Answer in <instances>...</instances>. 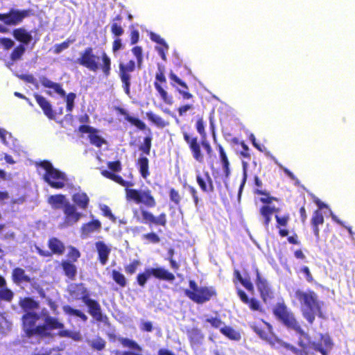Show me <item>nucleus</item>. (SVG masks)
<instances>
[{
  "label": "nucleus",
  "mask_w": 355,
  "mask_h": 355,
  "mask_svg": "<svg viewBox=\"0 0 355 355\" xmlns=\"http://www.w3.org/2000/svg\"><path fill=\"white\" fill-rule=\"evenodd\" d=\"M101 59L102 62L99 64L100 57L94 53L92 47L88 46L80 53L76 62L90 71L96 72L101 70L103 76L107 78L111 73V58L105 51H103Z\"/></svg>",
  "instance_id": "f257e3e1"
},
{
  "label": "nucleus",
  "mask_w": 355,
  "mask_h": 355,
  "mask_svg": "<svg viewBox=\"0 0 355 355\" xmlns=\"http://www.w3.org/2000/svg\"><path fill=\"white\" fill-rule=\"evenodd\" d=\"M131 52L135 57V61L130 59L127 62L122 60L119 62L118 76L121 81L123 91L128 96L130 95L132 73L136 69H141L144 61L143 49L141 46H133Z\"/></svg>",
  "instance_id": "f03ea898"
},
{
  "label": "nucleus",
  "mask_w": 355,
  "mask_h": 355,
  "mask_svg": "<svg viewBox=\"0 0 355 355\" xmlns=\"http://www.w3.org/2000/svg\"><path fill=\"white\" fill-rule=\"evenodd\" d=\"M295 297L301 304V310L303 316L312 324L315 320V315L322 317L321 307L322 302L318 299L317 294L313 291H303L297 290L295 293Z\"/></svg>",
  "instance_id": "7ed1b4c3"
},
{
  "label": "nucleus",
  "mask_w": 355,
  "mask_h": 355,
  "mask_svg": "<svg viewBox=\"0 0 355 355\" xmlns=\"http://www.w3.org/2000/svg\"><path fill=\"white\" fill-rule=\"evenodd\" d=\"M71 294L76 298H81L83 302L87 305L89 309V313L98 321H102L103 315L101 310L99 304L89 299L87 297V293L86 288L83 285H75L71 286L70 287Z\"/></svg>",
  "instance_id": "20e7f679"
},
{
  "label": "nucleus",
  "mask_w": 355,
  "mask_h": 355,
  "mask_svg": "<svg viewBox=\"0 0 355 355\" xmlns=\"http://www.w3.org/2000/svg\"><path fill=\"white\" fill-rule=\"evenodd\" d=\"M189 286L192 291L185 290V295L198 304L205 303L216 295L213 287H198L194 281H190Z\"/></svg>",
  "instance_id": "39448f33"
},
{
  "label": "nucleus",
  "mask_w": 355,
  "mask_h": 355,
  "mask_svg": "<svg viewBox=\"0 0 355 355\" xmlns=\"http://www.w3.org/2000/svg\"><path fill=\"white\" fill-rule=\"evenodd\" d=\"M37 166L45 171L44 179L53 187L62 188L66 181L65 175L53 168L52 164L47 161H43Z\"/></svg>",
  "instance_id": "423d86ee"
},
{
  "label": "nucleus",
  "mask_w": 355,
  "mask_h": 355,
  "mask_svg": "<svg viewBox=\"0 0 355 355\" xmlns=\"http://www.w3.org/2000/svg\"><path fill=\"white\" fill-rule=\"evenodd\" d=\"M274 313L286 327L293 329L297 333L304 336L309 339L308 336L298 324L293 314L288 311L286 306L284 304H277L274 309Z\"/></svg>",
  "instance_id": "0eeeda50"
},
{
  "label": "nucleus",
  "mask_w": 355,
  "mask_h": 355,
  "mask_svg": "<svg viewBox=\"0 0 355 355\" xmlns=\"http://www.w3.org/2000/svg\"><path fill=\"white\" fill-rule=\"evenodd\" d=\"M40 315L35 312H28L23 315L24 329L28 336L37 335L44 336L47 334L46 326L37 325Z\"/></svg>",
  "instance_id": "6e6552de"
},
{
  "label": "nucleus",
  "mask_w": 355,
  "mask_h": 355,
  "mask_svg": "<svg viewBox=\"0 0 355 355\" xmlns=\"http://www.w3.org/2000/svg\"><path fill=\"white\" fill-rule=\"evenodd\" d=\"M34 15L32 9L18 10L10 8L6 13H0V21L6 26H17L28 17Z\"/></svg>",
  "instance_id": "1a4fd4ad"
},
{
  "label": "nucleus",
  "mask_w": 355,
  "mask_h": 355,
  "mask_svg": "<svg viewBox=\"0 0 355 355\" xmlns=\"http://www.w3.org/2000/svg\"><path fill=\"white\" fill-rule=\"evenodd\" d=\"M126 197L137 203H143L149 207L155 206V200L149 189L136 190L126 189Z\"/></svg>",
  "instance_id": "9d476101"
},
{
  "label": "nucleus",
  "mask_w": 355,
  "mask_h": 355,
  "mask_svg": "<svg viewBox=\"0 0 355 355\" xmlns=\"http://www.w3.org/2000/svg\"><path fill=\"white\" fill-rule=\"evenodd\" d=\"M182 135L184 140L188 144L193 155H200V146L208 155L211 153V148L207 141H202L201 144H200L198 137L194 136L193 134L184 131Z\"/></svg>",
  "instance_id": "9b49d317"
},
{
  "label": "nucleus",
  "mask_w": 355,
  "mask_h": 355,
  "mask_svg": "<svg viewBox=\"0 0 355 355\" xmlns=\"http://www.w3.org/2000/svg\"><path fill=\"white\" fill-rule=\"evenodd\" d=\"M166 85V78L164 73V71L159 68L158 71L155 74V81L154 86L156 90L158 92L162 100L167 105H171L173 103V96L168 94L167 92L164 89V87Z\"/></svg>",
  "instance_id": "f8f14e48"
},
{
  "label": "nucleus",
  "mask_w": 355,
  "mask_h": 355,
  "mask_svg": "<svg viewBox=\"0 0 355 355\" xmlns=\"http://www.w3.org/2000/svg\"><path fill=\"white\" fill-rule=\"evenodd\" d=\"M64 221L60 225L61 228H65L74 225L80 218L82 214L76 211L75 206L66 204L64 207Z\"/></svg>",
  "instance_id": "ddd939ff"
},
{
  "label": "nucleus",
  "mask_w": 355,
  "mask_h": 355,
  "mask_svg": "<svg viewBox=\"0 0 355 355\" xmlns=\"http://www.w3.org/2000/svg\"><path fill=\"white\" fill-rule=\"evenodd\" d=\"M78 130L81 133H88V138L91 144L100 148L103 144H106V141L98 135V130L88 125H80Z\"/></svg>",
  "instance_id": "4468645a"
},
{
  "label": "nucleus",
  "mask_w": 355,
  "mask_h": 355,
  "mask_svg": "<svg viewBox=\"0 0 355 355\" xmlns=\"http://www.w3.org/2000/svg\"><path fill=\"white\" fill-rule=\"evenodd\" d=\"M40 315V318H42L44 322L46 331L48 329H62L64 327V324L57 318H54L50 315L49 311L44 308L42 309Z\"/></svg>",
  "instance_id": "2eb2a0df"
},
{
  "label": "nucleus",
  "mask_w": 355,
  "mask_h": 355,
  "mask_svg": "<svg viewBox=\"0 0 355 355\" xmlns=\"http://www.w3.org/2000/svg\"><path fill=\"white\" fill-rule=\"evenodd\" d=\"M169 78L171 80L182 87V89L177 88V91L182 96L184 100H189L193 98V96L191 93L189 92V87L184 81L181 80L176 74L173 72L170 73Z\"/></svg>",
  "instance_id": "dca6fc26"
},
{
  "label": "nucleus",
  "mask_w": 355,
  "mask_h": 355,
  "mask_svg": "<svg viewBox=\"0 0 355 355\" xmlns=\"http://www.w3.org/2000/svg\"><path fill=\"white\" fill-rule=\"evenodd\" d=\"M114 110L116 112L117 114L123 115L127 121L137 127L139 130H146V125L145 123L138 118L130 116L124 108L119 106H116L114 107Z\"/></svg>",
  "instance_id": "f3484780"
},
{
  "label": "nucleus",
  "mask_w": 355,
  "mask_h": 355,
  "mask_svg": "<svg viewBox=\"0 0 355 355\" xmlns=\"http://www.w3.org/2000/svg\"><path fill=\"white\" fill-rule=\"evenodd\" d=\"M37 103L43 110L44 114L49 119H55V113L50 102L44 96L35 93L33 94Z\"/></svg>",
  "instance_id": "a211bd4d"
},
{
  "label": "nucleus",
  "mask_w": 355,
  "mask_h": 355,
  "mask_svg": "<svg viewBox=\"0 0 355 355\" xmlns=\"http://www.w3.org/2000/svg\"><path fill=\"white\" fill-rule=\"evenodd\" d=\"M257 286L263 301L266 302L268 299L272 298V293L268 282L260 276L258 270H257Z\"/></svg>",
  "instance_id": "6ab92c4d"
},
{
  "label": "nucleus",
  "mask_w": 355,
  "mask_h": 355,
  "mask_svg": "<svg viewBox=\"0 0 355 355\" xmlns=\"http://www.w3.org/2000/svg\"><path fill=\"white\" fill-rule=\"evenodd\" d=\"M309 344L311 347L323 355H327L328 351L331 348V342L328 336H322L320 342L309 341Z\"/></svg>",
  "instance_id": "aec40b11"
},
{
  "label": "nucleus",
  "mask_w": 355,
  "mask_h": 355,
  "mask_svg": "<svg viewBox=\"0 0 355 355\" xmlns=\"http://www.w3.org/2000/svg\"><path fill=\"white\" fill-rule=\"evenodd\" d=\"M40 82L44 87L52 89L55 93L60 96L64 97L66 96L65 91L60 83H54L45 76L40 77Z\"/></svg>",
  "instance_id": "412c9836"
},
{
  "label": "nucleus",
  "mask_w": 355,
  "mask_h": 355,
  "mask_svg": "<svg viewBox=\"0 0 355 355\" xmlns=\"http://www.w3.org/2000/svg\"><path fill=\"white\" fill-rule=\"evenodd\" d=\"M205 177H202L199 175H197V182L200 187L201 189L205 192H213L214 191V187L211 178L210 177L208 172H205L204 174Z\"/></svg>",
  "instance_id": "4be33fe9"
},
{
  "label": "nucleus",
  "mask_w": 355,
  "mask_h": 355,
  "mask_svg": "<svg viewBox=\"0 0 355 355\" xmlns=\"http://www.w3.org/2000/svg\"><path fill=\"white\" fill-rule=\"evenodd\" d=\"M96 248L98 254V258L102 265H105L108 259L111 249L102 241L96 243Z\"/></svg>",
  "instance_id": "5701e85b"
},
{
  "label": "nucleus",
  "mask_w": 355,
  "mask_h": 355,
  "mask_svg": "<svg viewBox=\"0 0 355 355\" xmlns=\"http://www.w3.org/2000/svg\"><path fill=\"white\" fill-rule=\"evenodd\" d=\"M12 35L16 40L22 43L21 44H28L32 40V35L24 28L13 30Z\"/></svg>",
  "instance_id": "b1692460"
},
{
  "label": "nucleus",
  "mask_w": 355,
  "mask_h": 355,
  "mask_svg": "<svg viewBox=\"0 0 355 355\" xmlns=\"http://www.w3.org/2000/svg\"><path fill=\"white\" fill-rule=\"evenodd\" d=\"M12 278L13 282L17 284L30 283L31 282V277L21 268H16L12 270Z\"/></svg>",
  "instance_id": "393cba45"
},
{
  "label": "nucleus",
  "mask_w": 355,
  "mask_h": 355,
  "mask_svg": "<svg viewBox=\"0 0 355 355\" xmlns=\"http://www.w3.org/2000/svg\"><path fill=\"white\" fill-rule=\"evenodd\" d=\"M13 296V292L7 287L5 278L0 275V300L10 302Z\"/></svg>",
  "instance_id": "a878e982"
},
{
  "label": "nucleus",
  "mask_w": 355,
  "mask_h": 355,
  "mask_svg": "<svg viewBox=\"0 0 355 355\" xmlns=\"http://www.w3.org/2000/svg\"><path fill=\"white\" fill-rule=\"evenodd\" d=\"M151 275H153L156 278L167 280V281H173L175 279V276L169 272L168 270L163 268H149Z\"/></svg>",
  "instance_id": "bb28decb"
},
{
  "label": "nucleus",
  "mask_w": 355,
  "mask_h": 355,
  "mask_svg": "<svg viewBox=\"0 0 355 355\" xmlns=\"http://www.w3.org/2000/svg\"><path fill=\"white\" fill-rule=\"evenodd\" d=\"M101 224L99 220H95L82 227V236L87 237L91 233L98 232L101 230Z\"/></svg>",
  "instance_id": "cd10ccee"
},
{
  "label": "nucleus",
  "mask_w": 355,
  "mask_h": 355,
  "mask_svg": "<svg viewBox=\"0 0 355 355\" xmlns=\"http://www.w3.org/2000/svg\"><path fill=\"white\" fill-rule=\"evenodd\" d=\"M20 306L22 309L26 313L34 312L35 310L39 309V303L31 298H24L21 300Z\"/></svg>",
  "instance_id": "c85d7f7f"
},
{
  "label": "nucleus",
  "mask_w": 355,
  "mask_h": 355,
  "mask_svg": "<svg viewBox=\"0 0 355 355\" xmlns=\"http://www.w3.org/2000/svg\"><path fill=\"white\" fill-rule=\"evenodd\" d=\"M122 19L123 17L120 15H118L113 19L111 24V32L117 37L122 35L124 32L121 24Z\"/></svg>",
  "instance_id": "c756f323"
},
{
  "label": "nucleus",
  "mask_w": 355,
  "mask_h": 355,
  "mask_svg": "<svg viewBox=\"0 0 355 355\" xmlns=\"http://www.w3.org/2000/svg\"><path fill=\"white\" fill-rule=\"evenodd\" d=\"M49 247L52 252L57 254H62L64 252V245L56 238H52L49 241Z\"/></svg>",
  "instance_id": "7c9ffc66"
},
{
  "label": "nucleus",
  "mask_w": 355,
  "mask_h": 355,
  "mask_svg": "<svg viewBox=\"0 0 355 355\" xmlns=\"http://www.w3.org/2000/svg\"><path fill=\"white\" fill-rule=\"evenodd\" d=\"M48 201L55 209H64L66 204H70L66 201L65 197L62 195L51 196L49 198Z\"/></svg>",
  "instance_id": "2f4dec72"
},
{
  "label": "nucleus",
  "mask_w": 355,
  "mask_h": 355,
  "mask_svg": "<svg viewBox=\"0 0 355 355\" xmlns=\"http://www.w3.org/2000/svg\"><path fill=\"white\" fill-rule=\"evenodd\" d=\"M276 342L279 346L283 347L291 351L295 355H308L309 354L308 349H302V348L297 349L295 347L290 345L289 343H286L279 339H276Z\"/></svg>",
  "instance_id": "473e14b6"
},
{
  "label": "nucleus",
  "mask_w": 355,
  "mask_h": 355,
  "mask_svg": "<svg viewBox=\"0 0 355 355\" xmlns=\"http://www.w3.org/2000/svg\"><path fill=\"white\" fill-rule=\"evenodd\" d=\"M62 266L65 275L70 279H73L76 275V267L73 263L64 261L62 263Z\"/></svg>",
  "instance_id": "72a5a7b5"
},
{
  "label": "nucleus",
  "mask_w": 355,
  "mask_h": 355,
  "mask_svg": "<svg viewBox=\"0 0 355 355\" xmlns=\"http://www.w3.org/2000/svg\"><path fill=\"white\" fill-rule=\"evenodd\" d=\"M101 173L104 177L110 178L123 187H129L132 185L130 182L123 180L121 178V177L114 175V174H112V173H110V171H107L106 170L102 171Z\"/></svg>",
  "instance_id": "f704fd0d"
},
{
  "label": "nucleus",
  "mask_w": 355,
  "mask_h": 355,
  "mask_svg": "<svg viewBox=\"0 0 355 355\" xmlns=\"http://www.w3.org/2000/svg\"><path fill=\"white\" fill-rule=\"evenodd\" d=\"M73 200L80 207L85 209L87 206L89 198L84 193H78L73 195Z\"/></svg>",
  "instance_id": "c9c22d12"
},
{
  "label": "nucleus",
  "mask_w": 355,
  "mask_h": 355,
  "mask_svg": "<svg viewBox=\"0 0 355 355\" xmlns=\"http://www.w3.org/2000/svg\"><path fill=\"white\" fill-rule=\"evenodd\" d=\"M220 332L232 340H239L241 338V335L239 333L236 331L232 327L227 326L224 325L223 327H221Z\"/></svg>",
  "instance_id": "e433bc0d"
},
{
  "label": "nucleus",
  "mask_w": 355,
  "mask_h": 355,
  "mask_svg": "<svg viewBox=\"0 0 355 355\" xmlns=\"http://www.w3.org/2000/svg\"><path fill=\"white\" fill-rule=\"evenodd\" d=\"M137 164L141 175L144 178H146L149 175L148 173V160L146 157H140L138 159Z\"/></svg>",
  "instance_id": "4c0bfd02"
},
{
  "label": "nucleus",
  "mask_w": 355,
  "mask_h": 355,
  "mask_svg": "<svg viewBox=\"0 0 355 355\" xmlns=\"http://www.w3.org/2000/svg\"><path fill=\"white\" fill-rule=\"evenodd\" d=\"M220 163L222 165V169L225 174V178L223 182L225 184L226 188H228L227 179L230 175V163L227 160V157H220Z\"/></svg>",
  "instance_id": "58836bf2"
},
{
  "label": "nucleus",
  "mask_w": 355,
  "mask_h": 355,
  "mask_svg": "<svg viewBox=\"0 0 355 355\" xmlns=\"http://www.w3.org/2000/svg\"><path fill=\"white\" fill-rule=\"evenodd\" d=\"M75 42V39H71L70 37L67 38L65 41L62 42L60 44H56L53 47V52L55 54H59L62 51L69 48L70 44H72Z\"/></svg>",
  "instance_id": "ea45409f"
},
{
  "label": "nucleus",
  "mask_w": 355,
  "mask_h": 355,
  "mask_svg": "<svg viewBox=\"0 0 355 355\" xmlns=\"http://www.w3.org/2000/svg\"><path fill=\"white\" fill-rule=\"evenodd\" d=\"M59 332V336L61 337L70 338L75 341H81L83 340V336L79 331H71L69 330H63L61 329Z\"/></svg>",
  "instance_id": "a19ab883"
},
{
  "label": "nucleus",
  "mask_w": 355,
  "mask_h": 355,
  "mask_svg": "<svg viewBox=\"0 0 355 355\" xmlns=\"http://www.w3.org/2000/svg\"><path fill=\"white\" fill-rule=\"evenodd\" d=\"M62 309H63V311L66 314H69L70 315H75V316L79 317L83 321H86L87 320V316L85 313H83V312H81L79 310L74 309L71 308L69 305L64 306L62 307Z\"/></svg>",
  "instance_id": "79ce46f5"
},
{
  "label": "nucleus",
  "mask_w": 355,
  "mask_h": 355,
  "mask_svg": "<svg viewBox=\"0 0 355 355\" xmlns=\"http://www.w3.org/2000/svg\"><path fill=\"white\" fill-rule=\"evenodd\" d=\"M189 336L192 343L199 344L203 340V334L198 329H192L189 331Z\"/></svg>",
  "instance_id": "37998d69"
},
{
  "label": "nucleus",
  "mask_w": 355,
  "mask_h": 355,
  "mask_svg": "<svg viewBox=\"0 0 355 355\" xmlns=\"http://www.w3.org/2000/svg\"><path fill=\"white\" fill-rule=\"evenodd\" d=\"M146 116L148 120L158 127L164 128L167 125V123H166L161 116L153 113L152 112H147Z\"/></svg>",
  "instance_id": "c03bdc74"
},
{
  "label": "nucleus",
  "mask_w": 355,
  "mask_h": 355,
  "mask_svg": "<svg viewBox=\"0 0 355 355\" xmlns=\"http://www.w3.org/2000/svg\"><path fill=\"white\" fill-rule=\"evenodd\" d=\"M26 51V48L24 44H19L12 51L10 54V59L12 61L19 60Z\"/></svg>",
  "instance_id": "a18cd8bd"
},
{
  "label": "nucleus",
  "mask_w": 355,
  "mask_h": 355,
  "mask_svg": "<svg viewBox=\"0 0 355 355\" xmlns=\"http://www.w3.org/2000/svg\"><path fill=\"white\" fill-rule=\"evenodd\" d=\"M40 295L41 297L45 299V302L47 304V305L50 307L51 310L52 311L53 313L57 314L58 312V305L57 303L53 301L52 299H51L49 297H46L44 294V291H40Z\"/></svg>",
  "instance_id": "49530a36"
},
{
  "label": "nucleus",
  "mask_w": 355,
  "mask_h": 355,
  "mask_svg": "<svg viewBox=\"0 0 355 355\" xmlns=\"http://www.w3.org/2000/svg\"><path fill=\"white\" fill-rule=\"evenodd\" d=\"M121 343L124 346L133 349H137L139 352L142 350L141 347L135 341L128 338H120Z\"/></svg>",
  "instance_id": "de8ad7c7"
},
{
  "label": "nucleus",
  "mask_w": 355,
  "mask_h": 355,
  "mask_svg": "<svg viewBox=\"0 0 355 355\" xmlns=\"http://www.w3.org/2000/svg\"><path fill=\"white\" fill-rule=\"evenodd\" d=\"M76 94L73 92H70L66 96V110L67 112H71L74 107V101L76 99Z\"/></svg>",
  "instance_id": "09e8293b"
},
{
  "label": "nucleus",
  "mask_w": 355,
  "mask_h": 355,
  "mask_svg": "<svg viewBox=\"0 0 355 355\" xmlns=\"http://www.w3.org/2000/svg\"><path fill=\"white\" fill-rule=\"evenodd\" d=\"M152 138L150 136L146 137L144 142L140 145L139 149L145 154L148 155L151 148Z\"/></svg>",
  "instance_id": "8fccbe9b"
},
{
  "label": "nucleus",
  "mask_w": 355,
  "mask_h": 355,
  "mask_svg": "<svg viewBox=\"0 0 355 355\" xmlns=\"http://www.w3.org/2000/svg\"><path fill=\"white\" fill-rule=\"evenodd\" d=\"M113 279L121 286H125L126 284V280L125 276L116 270L112 271Z\"/></svg>",
  "instance_id": "3c124183"
},
{
  "label": "nucleus",
  "mask_w": 355,
  "mask_h": 355,
  "mask_svg": "<svg viewBox=\"0 0 355 355\" xmlns=\"http://www.w3.org/2000/svg\"><path fill=\"white\" fill-rule=\"evenodd\" d=\"M88 343L94 349L101 350L105 347V342L101 338H95L92 340H88Z\"/></svg>",
  "instance_id": "603ef678"
},
{
  "label": "nucleus",
  "mask_w": 355,
  "mask_h": 355,
  "mask_svg": "<svg viewBox=\"0 0 355 355\" xmlns=\"http://www.w3.org/2000/svg\"><path fill=\"white\" fill-rule=\"evenodd\" d=\"M156 51L158 52L161 58L164 60H166V53L169 49L168 45L166 42H164V44H159V46H156Z\"/></svg>",
  "instance_id": "864d4df0"
},
{
  "label": "nucleus",
  "mask_w": 355,
  "mask_h": 355,
  "mask_svg": "<svg viewBox=\"0 0 355 355\" xmlns=\"http://www.w3.org/2000/svg\"><path fill=\"white\" fill-rule=\"evenodd\" d=\"M151 273L150 272V269H146L145 272L142 274H139L137 276V282L141 286H144L146 283V281L150 277Z\"/></svg>",
  "instance_id": "5fc2aeb1"
},
{
  "label": "nucleus",
  "mask_w": 355,
  "mask_h": 355,
  "mask_svg": "<svg viewBox=\"0 0 355 355\" xmlns=\"http://www.w3.org/2000/svg\"><path fill=\"white\" fill-rule=\"evenodd\" d=\"M324 223V218L322 213L317 210L314 212V215L312 218V224L313 226L321 225Z\"/></svg>",
  "instance_id": "6e6d98bb"
},
{
  "label": "nucleus",
  "mask_w": 355,
  "mask_h": 355,
  "mask_svg": "<svg viewBox=\"0 0 355 355\" xmlns=\"http://www.w3.org/2000/svg\"><path fill=\"white\" fill-rule=\"evenodd\" d=\"M250 140L252 141L253 146L261 153H266V148L263 145L258 144L256 141L255 136L251 134L249 137Z\"/></svg>",
  "instance_id": "4d7b16f0"
},
{
  "label": "nucleus",
  "mask_w": 355,
  "mask_h": 355,
  "mask_svg": "<svg viewBox=\"0 0 355 355\" xmlns=\"http://www.w3.org/2000/svg\"><path fill=\"white\" fill-rule=\"evenodd\" d=\"M268 208H261L260 210V213L261 216L263 218V224L266 226V228H268V224L271 220L270 216L272 214H270L269 212H267Z\"/></svg>",
  "instance_id": "13d9d810"
},
{
  "label": "nucleus",
  "mask_w": 355,
  "mask_h": 355,
  "mask_svg": "<svg viewBox=\"0 0 355 355\" xmlns=\"http://www.w3.org/2000/svg\"><path fill=\"white\" fill-rule=\"evenodd\" d=\"M206 322L210 323L211 324V326L215 328L220 329L221 327H223L224 326L222 321L217 318H207V319H206Z\"/></svg>",
  "instance_id": "bf43d9fd"
},
{
  "label": "nucleus",
  "mask_w": 355,
  "mask_h": 355,
  "mask_svg": "<svg viewBox=\"0 0 355 355\" xmlns=\"http://www.w3.org/2000/svg\"><path fill=\"white\" fill-rule=\"evenodd\" d=\"M130 44L133 45L137 44L139 40V32L137 29H132L130 31Z\"/></svg>",
  "instance_id": "052dcab7"
},
{
  "label": "nucleus",
  "mask_w": 355,
  "mask_h": 355,
  "mask_svg": "<svg viewBox=\"0 0 355 355\" xmlns=\"http://www.w3.org/2000/svg\"><path fill=\"white\" fill-rule=\"evenodd\" d=\"M141 214L143 219L146 221V223H154L155 217L151 213L145 210H141Z\"/></svg>",
  "instance_id": "680f3d73"
},
{
  "label": "nucleus",
  "mask_w": 355,
  "mask_h": 355,
  "mask_svg": "<svg viewBox=\"0 0 355 355\" xmlns=\"http://www.w3.org/2000/svg\"><path fill=\"white\" fill-rule=\"evenodd\" d=\"M139 264L140 262L139 261L135 260L132 263L125 267L126 272L133 274Z\"/></svg>",
  "instance_id": "e2e57ef3"
},
{
  "label": "nucleus",
  "mask_w": 355,
  "mask_h": 355,
  "mask_svg": "<svg viewBox=\"0 0 355 355\" xmlns=\"http://www.w3.org/2000/svg\"><path fill=\"white\" fill-rule=\"evenodd\" d=\"M0 42L6 49H10L14 45V42L8 37H2L0 39Z\"/></svg>",
  "instance_id": "0e129e2a"
},
{
  "label": "nucleus",
  "mask_w": 355,
  "mask_h": 355,
  "mask_svg": "<svg viewBox=\"0 0 355 355\" xmlns=\"http://www.w3.org/2000/svg\"><path fill=\"white\" fill-rule=\"evenodd\" d=\"M143 237L153 243H157L159 242V236L155 233H149L147 234H144Z\"/></svg>",
  "instance_id": "69168bd1"
},
{
  "label": "nucleus",
  "mask_w": 355,
  "mask_h": 355,
  "mask_svg": "<svg viewBox=\"0 0 355 355\" xmlns=\"http://www.w3.org/2000/svg\"><path fill=\"white\" fill-rule=\"evenodd\" d=\"M101 211L103 212L104 215L111 219L112 221H115L116 218L114 215L112 214L110 209L106 206L103 205L101 207Z\"/></svg>",
  "instance_id": "338daca9"
},
{
  "label": "nucleus",
  "mask_w": 355,
  "mask_h": 355,
  "mask_svg": "<svg viewBox=\"0 0 355 355\" xmlns=\"http://www.w3.org/2000/svg\"><path fill=\"white\" fill-rule=\"evenodd\" d=\"M170 198L175 204H178L181 199L178 192L174 189H172L170 191Z\"/></svg>",
  "instance_id": "774afa93"
}]
</instances>
